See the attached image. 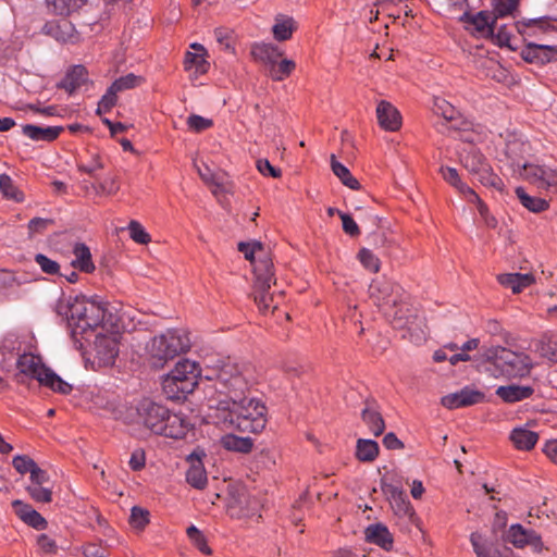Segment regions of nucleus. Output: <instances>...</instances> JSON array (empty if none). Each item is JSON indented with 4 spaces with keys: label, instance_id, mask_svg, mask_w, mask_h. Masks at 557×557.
Listing matches in <instances>:
<instances>
[{
    "label": "nucleus",
    "instance_id": "obj_41",
    "mask_svg": "<svg viewBox=\"0 0 557 557\" xmlns=\"http://www.w3.org/2000/svg\"><path fill=\"white\" fill-rule=\"evenodd\" d=\"M44 30L57 40L65 41L73 32V25L66 20L58 23L49 22L44 26Z\"/></svg>",
    "mask_w": 557,
    "mask_h": 557
},
{
    "label": "nucleus",
    "instance_id": "obj_11",
    "mask_svg": "<svg viewBox=\"0 0 557 557\" xmlns=\"http://www.w3.org/2000/svg\"><path fill=\"white\" fill-rule=\"evenodd\" d=\"M370 297L383 311L385 308L401 302V287L387 280H374L369 286Z\"/></svg>",
    "mask_w": 557,
    "mask_h": 557
},
{
    "label": "nucleus",
    "instance_id": "obj_43",
    "mask_svg": "<svg viewBox=\"0 0 557 557\" xmlns=\"http://www.w3.org/2000/svg\"><path fill=\"white\" fill-rule=\"evenodd\" d=\"M0 191L4 197L16 202H21L24 199L22 191L15 187L12 178L5 174H0Z\"/></svg>",
    "mask_w": 557,
    "mask_h": 557
},
{
    "label": "nucleus",
    "instance_id": "obj_38",
    "mask_svg": "<svg viewBox=\"0 0 557 557\" xmlns=\"http://www.w3.org/2000/svg\"><path fill=\"white\" fill-rule=\"evenodd\" d=\"M221 443L225 449L243 454L249 453L253 446L250 437H240L233 434L223 436Z\"/></svg>",
    "mask_w": 557,
    "mask_h": 557
},
{
    "label": "nucleus",
    "instance_id": "obj_49",
    "mask_svg": "<svg viewBox=\"0 0 557 557\" xmlns=\"http://www.w3.org/2000/svg\"><path fill=\"white\" fill-rule=\"evenodd\" d=\"M476 177L485 186L493 187L497 190H502L503 188V181L492 172L488 164L476 175Z\"/></svg>",
    "mask_w": 557,
    "mask_h": 557
},
{
    "label": "nucleus",
    "instance_id": "obj_9",
    "mask_svg": "<svg viewBox=\"0 0 557 557\" xmlns=\"http://www.w3.org/2000/svg\"><path fill=\"white\" fill-rule=\"evenodd\" d=\"M16 366L21 374L36 379L41 385L50 387L54 392L66 395L72 391V386L46 368L38 356L24 354L17 359Z\"/></svg>",
    "mask_w": 557,
    "mask_h": 557
},
{
    "label": "nucleus",
    "instance_id": "obj_50",
    "mask_svg": "<svg viewBox=\"0 0 557 557\" xmlns=\"http://www.w3.org/2000/svg\"><path fill=\"white\" fill-rule=\"evenodd\" d=\"M35 262L40 267L41 271L49 275L58 274L60 265L57 261L48 258L44 253H37L34 258Z\"/></svg>",
    "mask_w": 557,
    "mask_h": 557
},
{
    "label": "nucleus",
    "instance_id": "obj_14",
    "mask_svg": "<svg viewBox=\"0 0 557 557\" xmlns=\"http://www.w3.org/2000/svg\"><path fill=\"white\" fill-rule=\"evenodd\" d=\"M506 541L517 548L531 546L534 552H541L543 543L541 536L531 529H525L521 524H512L507 533Z\"/></svg>",
    "mask_w": 557,
    "mask_h": 557
},
{
    "label": "nucleus",
    "instance_id": "obj_53",
    "mask_svg": "<svg viewBox=\"0 0 557 557\" xmlns=\"http://www.w3.org/2000/svg\"><path fill=\"white\" fill-rule=\"evenodd\" d=\"M214 36L220 45V47L224 50L234 51V40H233V32L227 28H216L214 30Z\"/></svg>",
    "mask_w": 557,
    "mask_h": 557
},
{
    "label": "nucleus",
    "instance_id": "obj_48",
    "mask_svg": "<svg viewBox=\"0 0 557 557\" xmlns=\"http://www.w3.org/2000/svg\"><path fill=\"white\" fill-rule=\"evenodd\" d=\"M518 8L517 0H495L492 11L495 18L505 17L512 14Z\"/></svg>",
    "mask_w": 557,
    "mask_h": 557
},
{
    "label": "nucleus",
    "instance_id": "obj_51",
    "mask_svg": "<svg viewBox=\"0 0 557 557\" xmlns=\"http://www.w3.org/2000/svg\"><path fill=\"white\" fill-rule=\"evenodd\" d=\"M26 490L35 502L50 503L52 500L51 490L44 485H28Z\"/></svg>",
    "mask_w": 557,
    "mask_h": 557
},
{
    "label": "nucleus",
    "instance_id": "obj_7",
    "mask_svg": "<svg viewBox=\"0 0 557 557\" xmlns=\"http://www.w3.org/2000/svg\"><path fill=\"white\" fill-rule=\"evenodd\" d=\"M383 312L389 319L394 329L406 330L407 333L403 337H408L417 345L426 339L423 319L413 313L403 299L396 306L385 308Z\"/></svg>",
    "mask_w": 557,
    "mask_h": 557
},
{
    "label": "nucleus",
    "instance_id": "obj_28",
    "mask_svg": "<svg viewBox=\"0 0 557 557\" xmlns=\"http://www.w3.org/2000/svg\"><path fill=\"white\" fill-rule=\"evenodd\" d=\"M383 491L391 496L392 506L397 515L409 518L414 515L413 508L403 491L394 485H384Z\"/></svg>",
    "mask_w": 557,
    "mask_h": 557
},
{
    "label": "nucleus",
    "instance_id": "obj_58",
    "mask_svg": "<svg viewBox=\"0 0 557 557\" xmlns=\"http://www.w3.org/2000/svg\"><path fill=\"white\" fill-rule=\"evenodd\" d=\"M257 169L262 175L271 176L274 178H278L282 175L281 170L273 166L267 159L258 160Z\"/></svg>",
    "mask_w": 557,
    "mask_h": 557
},
{
    "label": "nucleus",
    "instance_id": "obj_64",
    "mask_svg": "<svg viewBox=\"0 0 557 557\" xmlns=\"http://www.w3.org/2000/svg\"><path fill=\"white\" fill-rule=\"evenodd\" d=\"M37 545L44 553H47V554L55 553V550H57V544H55L54 540H52L47 534L38 535Z\"/></svg>",
    "mask_w": 557,
    "mask_h": 557
},
{
    "label": "nucleus",
    "instance_id": "obj_34",
    "mask_svg": "<svg viewBox=\"0 0 557 557\" xmlns=\"http://www.w3.org/2000/svg\"><path fill=\"white\" fill-rule=\"evenodd\" d=\"M515 193L521 205L531 212L540 213L549 207L545 199L528 195L523 187H517Z\"/></svg>",
    "mask_w": 557,
    "mask_h": 557
},
{
    "label": "nucleus",
    "instance_id": "obj_47",
    "mask_svg": "<svg viewBox=\"0 0 557 557\" xmlns=\"http://www.w3.org/2000/svg\"><path fill=\"white\" fill-rule=\"evenodd\" d=\"M360 263L370 272L376 273L380 270L379 258L368 248H361L358 252Z\"/></svg>",
    "mask_w": 557,
    "mask_h": 557
},
{
    "label": "nucleus",
    "instance_id": "obj_44",
    "mask_svg": "<svg viewBox=\"0 0 557 557\" xmlns=\"http://www.w3.org/2000/svg\"><path fill=\"white\" fill-rule=\"evenodd\" d=\"M537 350L542 357L557 362V335L543 338L537 346Z\"/></svg>",
    "mask_w": 557,
    "mask_h": 557
},
{
    "label": "nucleus",
    "instance_id": "obj_24",
    "mask_svg": "<svg viewBox=\"0 0 557 557\" xmlns=\"http://www.w3.org/2000/svg\"><path fill=\"white\" fill-rule=\"evenodd\" d=\"M367 542L375 544L385 550H391L393 547V535L387 527L382 523L370 524L364 531Z\"/></svg>",
    "mask_w": 557,
    "mask_h": 557
},
{
    "label": "nucleus",
    "instance_id": "obj_3",
    "mask_svg": "<svg viewBox=\"0 0 557 557\" xmlns=\"http://www.w3.org/2000/svg\"><path fill=\"white\" fill-rule=\"evenodd\" d=\"M212 369V374H207L208 380H216V388L226 394L227 399L233 401L246 396L255 382L253 369L247 363H237L232 360H219L216 363H207Z\"/></svg>",
    "mask_w": 557,
    "mask_h": 557
},
{
    "label": "nucleus",
    "instance_id": "obj_29",
    "mask_svg": "<svg viewBox=\"0 0 557 557\" xmlns=\"http://www.w3.org/2000/svg\"><path fill=\"white\" fill-rule=\"evenodd\" d=\"M190 467L186 472V481L195 488L202 490L208 483V478L200 458L196 454L189 456Z\"/></svg>",
    "mask_w": 557,
    "mask_h": 557
},
{
    "label": "nucleus",
    "instance_id": "obj_5",
    "mask_svg": "<svg viewBox=\"0 0 557 557\" xmlns=\"http://www.w3.org/2000/svg\"><path fill=\"white\" fill-rule=\"evenodd\" d=\"M190 347L188 334L183 330L169 329L154 335L146 345L147 354L156 366L187 351Z\"/></svg>",
    "mask_w": 557,
    "mask_h": 557
},
{
    "label": "nucleus",
    "instance_id": "obj_36",
    "mask_svg": "<svg viewBox=\"0 0 557 557\" xmlns=\"http://www.w3.org/2000/svg\"><path fill=\"white\" fill-rule=\"evenodd\" d=\"M331 169L345 186L352 190L360 189L358 180L351 175L347 166L336 160L334 154L331 156Z\"/></svg>",
    "mask_w": 557,
    "mask_h": 557
},
{
    "label": "nucleus",
    "instance_id": "obj_16",
    "mask_svg": "<svg viewBox=\"0 0 557 557\" xmlns=\"http://www.w3.org/2000/svg\"><path fill=\"white\" fill-rule=\"evenodd\" d=\"M521 55L529 63L546 64L557 61V47L529 42Z\"/></svg>",
    "mask_w": 557,
    "mask_h": 557
},
{
    "label": "nucleus",
    "instance_id": "obj_56",
    "mask_svg": "<svg viewBox=\"0 0 557 557\" xmlns=\"http://www.w3.org/2000/svg\"><path fill=\"white\" fill-rule=\"evenodd\" d=\"M149 512L140 507H133L129 522L134 528L143 529L148 522Z\"/></svg>",
    "mask_w": 557,
    "mask_h": 557
},
{
    "label": "nucleus",
    "instance_id": "obj_6",
    "mask_svg": "<svg viewBox=\"0 0 557 557\" xmlns=\"http://www.w3.org/2000/svg\"><path fill=\"white\" fill-rule=\"evenodd\" d=\"M69 325L74 335L85 336L98 327L104 318V308L101 304L86 298L75 297L67 306Z\"/></svg>",
    "mask_w": 557,
    "mask_h": 557
},
{
    "label": "nucleus",
    "instance_id": "obj_8",
    "mask_svg": "<svg viewBox=\"0 0 557 557\" xmlns=\"http://www.w3.org/2000/svg\"><path fill=\"white\" fill-rule=\"evenodd\" d=\"M200 376L199 364L189 359L178 361L164 381V389L172 398L185 397L194 392Z\"/></svg>",
    "mask_w": 557,
    "mask_h": 557
},
{
    "label": "nucleus",
    "instance_id": "obj_15",
    "mask_svg": "<svg viewBox=\"0 0 557 557\" xmlns=\"http://www.w3.org/2000/svg\"><path fill=\"white\" fill-rule=\"evenodd\" d=\"M484 394L478 389L469 386L462 389L448 394L442 398V405L448 409L472 406L483 401Z\"/></svg>",
    "mask_w": 557,
    "mask_h": 557
},
{
    "label": "nucleus",
    "instance_id": "obj_30",
    "mask_svg": "<svg viewBox=\"0 0 557 557\" xmlns=\"http://www.w3.org/2000/svg\"><path fill=\"white\" fill-rule=\"evenodd\" d=\"M462 165L473 175H478L487 165L483 154L473 146H469L460 154Z\"/></svg>",
    "mask_w": 557,
    "mask_h": 557
},
{
    "label": "nucleus",
    "instance_id": "obj_25",
    "mask_svg": "<svg viewBox=\"0 0 557 557\" xmlns=\"http://www.w3.org/2000/svg\"><path fill=\"white\" fill-rule=\"evenodd\" d=\"M250 53L255 61L261 62L268 66L277 63V60L282 57V51L272 44L255 42L251 45Z\"/></svg>",
    "mask_w": 557,
    "mask_h": 557
},
{
    "label": "nucleus",
    "instance_id": "obj_23",
    "mask_svg": "<svg viewBox=\"0 0 557 557\" xmlns=\"http://www.w3.org/2000/svg\"><path fill=\"white\" fill-rule=\"evenodd\" d=\"M361 419L374 436L381 435L385 430V422L374 401H367L361 411Z\"/></svg>",
    "mask_w": 557,
    "mask_h": 557
},
{
    "label": "nucleus",
    "instance_id": "obj_19",
    "mask_svg": "<svg viewBox=\"0 0 557 557\" xmlns=\"http://www.w3.org/2000/svg\"><path fill=\"white\" fill-rule=\"evenodd\" d=\"M376 117L382 128L395 132L400 125V114L397 109L389 102L382 100L376 107Z\"/></svg>",
    "mask_w": 557,
    "mask_h": 557
},
{
    "label": "nucleus",
    "instance_id": "obj_31",
    "mask_svg": "<svg viewBox=\"0 0 557 557\" xmlns=\"http://www.w3.org/2000/svg\"><path fill=\"white\" fill-rule=\"evenodd\" d=\"M87 81V71L83 65L72 67L60 83V87L73 94Z\"/></svg>",
    "mask_w": 557,
    "mask_h": 557
},
{
    "label": "nucleus",
    "instance_id": "obj_12",
    "mask_svg": "<svg viewBox=\"0 0 557 557\" xmlns=\"http://www.w3.org/2000/svg\"><path fill=\"white\" fill-rule=\"evenodd\" d=\"M519 175L539 189L557 190V170L546 165L524 163Z\"/></svg>",
    "mask_w": 557,
    "mask_h": 557
},
{
    "label": "nucleus",
    "instance_id": "obj_32",
    "mask_svg": "<svg viewBox=\"0 0 557 557\" xmlns=\"http://www.w3.org/2000/svg\"><path fill=\"white\" fill-rule=\"evenodd\" d=\"M73 255L74 259L72 260V265L74 268H77L85 273H91L95 270L90 250L85 244H76L73 249Z\"/></svg>",
    "mask_w": 557,
    "mask_h": 557
},
{
    "label": "nucleus",
    "instance_id": "obj_37",
    "mask_svg": "<svg viewBox=\"0 0 557 557\" xmlns=\"http://www.w3.org/2000/svg\"><path fill=\"white\" fill-rule=\"evenodd\" d=\"M296 29V22L292 17L278 16L272 27L273 36L278 41L287 40Z\"/></svg>",
    "mask_w": 557,
    "mask_h": 557
},
{
    "label": "nucleus",
    "instance_id": "obj_39",
    "mask_svg": "<svg viewBox=\"0 0 557 557\" xmlns=\"http://www.w3.org/2000/svg\"><path fill=\"white\" fill-rule=\"evenodd\" d=\"M379 455V445L375 441L359 438L356 446V457L363 462L373 461Z\"/></svg>",
    "mask_w": 557,
    "mask_h": 557
},
{
    "label": "nucleus",
    "instance_id": "obj_55",
    "mask_svg": "<svg viewBox=\"0 0 557 557\" xmlns=\"http://www.w3.org/2000/svg\"><path fill=\"white\" fill-rule=\"evenodd\" d=\"M131 238L138 244H147L150 242L149 234L137 221H132L128 226Z\"/></svg>",
    "mask_w": 557,
    "mask_h": 557
},
{
    "label": "nucleus",
    "instance_id": "obj_60",
    "mask_svg": "<svg viewBox=\"0 0 557 557\" xmlns=\"http://www.w3.org/2000/svg\"><path fill=\"white\" fill-rule=\"evenodd\" d=\"M18 284H21V282L13 271L4 269L0 270V289L9 288Z\"/></svg>",
    "mask_w": 557,
    "mask_h": 557
},
{
    "label": "nucleus",
    "instance_id": "obj_4",
    "mask_svg": "<svg viewBox=\"0 0 557 557\" xmlns=\"http://www.w3.org/2000/svg\"><path fill=\"white\" fill-rule=\"evenodd\" d=\"M482 358L488 364L487 370L492 371L494 376L502 375L507 379H523L534 368V363L529 355L513 351L503 346L483 347Z\"/></svg>",
    "mask_w": 557,
    "mask_h": 557
},
{
    "label": "nucleus",
    "instance_id": "obj_1",
    "mask_svg": "<svg viewBox=\"0 0 557 557\" xmlns=\"http://www.w3.org/2000/svg\"><path fill=\"white\" fill-rule=\"evenodd\" d=\"M216 410L226 426L239 432L259 433L267 425V407L255 397L219 401Z\"/></svg>",
    "mask_w": 557,
    "mask_h": 557
},
{
    "label": "nucleus",
    "instance_id": "obj_57",
    "mask_svg": "<svg viewBox=\"0 0 557 557\" xmlns=\"http://www.w3.org/2000/svg\"><path fill=\"white\" fill-rule=\"evenodd\" d=\"M337 215L341 218L343 223V230L346 234L356 237L360 235V230L355 220L347 213L337 211Z\"/></svg>",
    "mask_w": 557,
    "mask_h": 557
},
{
    "label": "nucleus",
    "instance_id": "obj_26",
    "mask_svg": "<svg viewBox=\"0 0 557 557\" xmlns=\"http://www.w3.org/2000/svg\"><path fill=\"white\" fill-rule=\"evenodd\" d=\"M497 280L499 284L510 288L513 294L522 292L535 281L531 273H506L498 275Z\"/></svg>",
    "mask_w": 557,
    "mask_h": 557
},
{
    "label": "nucleus",
    "instance_id": "obj_2",
    "mask_svg": "<svg viewBox=\"0 0 557 557\" xmlns=\"http://www.w3.org/2000/svg\"><path fill=\"white\" fill-rule=\"evenodd\" d=\"M135 423L151 433L171 438H183L190 430L189 421L181 413L171 412L166 407L148 398L138 403Z\"/></svg>",
    "mask_w": 557,
    "mask_h": 557
},
{
    "label": "nucleus",
    "instance_id": "obj_22",
    "mask_svg": "<svg viewBox=\"0 0 557 557\" xmlns=\"http://www.w3.org/2000/svg\"><path fill=\"white\" fill-rule=\"evenodd\" d=\"M14 512L18 518L29 527L36 530H44L47 527L46 519L36 511L30 505L23 503L22 500H14L12 503Z\"/></svg>",
    "mask_w": 557,
    "mask_h": 557
},
{
    "label": "nucleus",
    "instance_id": "obj_18",
    "mask_svg": "<svg viewBox=\"0 0 557 557\" xmlns=\"http://www.w3.org/2000/svg\"><path fill=\"white\" fill-rule=\"evenodd\" d=\"M467 28L481 36H490L494 32L496 18L490 11H480L474 15L466 14Z\"/></svg>",
    "mask_w": 557,
    "mask_h": 557
},
{
    "label": "nucleus",
    "instance_id": "obj_40",
    "mask_svg": "<svg viewBox=\"0 0 557 557\" xmlns=\"http://www.w3.org/2000/svg\"><path fill=\"white\" fill-rule=\"evenodd\" d=\"M296 67V63L293 60L283 59L277 60V63H273L269 69V75L273 81L281 82L287 78Z\"/></svg>",
    "mask_w": 557,
    "mask_h": 557
},
{
    "label": "nucleus",
    "instance_id": "obj_13",
    "mask_svg": "<svg viewBox=\"0 0 557 557\" xmlns=\"http://www.w3.org/2000/svg\"><path fill=\"white\" fill-rule=\"evenodd\" d=\"M441 173L443 178L453 187H455L461 195H463V197L469 202L476 205L478 210L482 216L487 213V207L483 203L476 193L460 180V176L455 168L442 166Z\"/></svg>",
    "mask_w": 557,
    "mask_h": 557
},
{
    "label": "nucleus",
    "instance_id": "obj_20",
    "mask_svg": "<svg viewBox=\"0 0 557 557\" xmlns=\"http://www.w3.org/2000/svg\"><path fill=\"white\" fill-rule=\"evenodd\" d=\"M434 111L436 114L442 115L444 120L449 124V128L458 131L466 129L468 123L465 122L460 113L454 106L447 102L445 99L436 98L434 101Z\"/></svg>",
    "mask_w": 557,
    "mask_h": 557
},
{
    "label": "nucleus",
    "instance_id": "obj_17",
    "mask_svg": "<svg viewBox=\"0 0 557 557\" xmlns=\"http://www.w3.org/2000/svg\"><path fill=\"white\" fill-rule=\"evenodd\" d=\"M95 350L98 359L103 364H112L119 355L116 336L98 334L95 339Z\"/></svg>",
    "mask_w": 557,
    "mask_h": 557
},
{
    "label": "nucleus",
    "instance_id": "obj_46",
    "mask_svg": "<svg viewBox=\"0 0 557 557\" xmlns=\"http://www.w3.org/2000/svg\"><path fill=\"white\" fill-rule=\"evenodd\" d=\"M187 536L190 542L205 555H210L211 549L207 543V540L202 532L197 529L195 525H190L187 528Z\"/></svg>",
    "mask_w": 557,
    "mask_h": 557
},
{
    "label": "nucleus",
    "instance_id": "obj_27",
    "mask_svg": "<svg viewBox=\"0 0 557 557\" xmlns=\"http://www.w3.org/2000/svg\"><path fill=\"white\" fill-rule=\"evenodd\" d=\"M63 131L61 126H38L26 124L22 127V132L28 138L35 141H52L58 138Z\"/></svg>",
    "mask_w": 557,
    "mask_h": 557
},
{
    "label": "nucleus",
    "instance_id": "obj_10",
    "mask_svg": "<svg viewBox=\"0 0 557 557\" xmlns=\"http://www.w3.org/2000/svg\"><path fill=\"white\" fill-rule=\"evenodd\" d=\"M272 269L271 260H260L255 265V301L263 312L277 307V304H274V296L269 294L272 283H275Z\"/></svg>",
    "mask_w": 557,
    "mask_h": 557
},
{
    "label": "nucleus",
    "instance_id": "obj_63",
    "mask_svg": "<svg viewBox=\"0 0 557 557\" xmlns=\"http://www.w3.org/2000/svg\"><path fill=\"white\" fill-rule=\"evenodd\" d=\"M117 101V92L110 86L107 92L100 99V107L104 108V112H109Z\"/></svg>",
    "mask_w": 557,
    "mask_h": 557
},
{
    "label": "nucleus",
    "instance_id": "obj_21",
    "mask_svg": "<svg viewBox=\"0 0 557 557\" xmlns=\"http://www.w3.org/2000/svg\"><path fill=\"white\" fill-rule=\"evenodd\" d=\"M495 394L507 404H515L525 400L534 394V388L530 385L508 384L498 386Z\"/></svg>",
    "mask_w": 557,
    "mask_h": 557
},
{
    "label": "nucleus",
    "instance_id": "obj_54",
    "mask_svg": "<svg viewBox=\"0 0 557 557\" xmlns=\"http://www.w3.org/2000/svg\"><path fill=\"white\" fill-rule=\"evenodd\" d=\"M12 465L20 474H30L36 462L26 455H17L13 458Z\"/></svg>",
    "mask_w": 557,
    "mask_h": 557
},
{
    "label": "nucleus",
    "instance_id": "obj_35",
    "mask_svg": "<svg viewBox=\"0 0 557 557\" xmlns=\"http://www.w3.org/2000/svg\"><path fill=\"white\" fill-rule=\"evenodd\" d=\"M238 250L244 253L245 258L249 260L255 267L260 260H271L261 243H239Z\"/></svg>",
    "mask_w": 557,
    "mask_h": 557
},
{
    "label": "nucleus",
    "instance_id": "obj_61",
    "mask_svg": "<svg viewBox=\"0 0 557 557\" xmlns=\"http://www.w3.org/2000/svg\"><path fill=\"white\" fill-rule=\"evenodd\" d=\"M83 553L86 557H107L108 550L106 547L97 543H88L84 546Z\"/></svg>",
    "mask_w": 557,
    "mask_h": 557
},
{
    "label": "nucleus",
    "instance_id": "obj_33",
    "mask_svg": "<svg viewBox=\"0 0 557 557\" xmlns=\"http://www.w3.org/2000/svg\"><path fill=\"white\" fill-rule=\"evenodd\" d=\"M510 440L516 448L521 450L532 449L539 441V434L534 431H530L522 428L512 430Z\"/></svg>",
    "mask_w": 557,
    "mask_h": 557
},
{
    "label": "nucleus",
    "instance_id": "obj_52",
    "mask_svg": "<svg viewBox=\"0 0 557 557\" xmlns=\"http://www.w3.org/2000/svg\"><path fill=\"white\" fill-rule=\"evenodd\" d=\"M187 125L193 132L200 133L210 128L213 125V122L212 120L206 119L201 115L191 114L187 117Z\"/></svg>",
    "mask_w": 557,
    "mask_h": 557
},
{
    "label": "nucleus",
    "instance_id": "obj_59",
    "mask_svg": "<svg viewBox=\"0 0 557 557\" xmlns=\"http://www.w3.org/2000/svg\"><path fill=\"white\" fill-rule=\"evenodd\" d=\"M52 224V220L42 219V218H34L28 222V232L30 236L35 234H40L47 230L49 225Z\"/></svg>",
    "mask_w": 557,
    "mask_h": 557
},
{
    "label": "nucleus",
    "instance_id": "obj_45",
    "mask_svg": "<svg viewBox=\"0 0 557 557\" xmlns=\"http://www.w3.org/2000/svg\"><path fill=\"white\" fill-rule=\"evenodd\" d=\"M143 82L141 76H137L135 74H127L125 76H122L117 79H115L111 87L113 90H115L117 94L127 89L135 88L139 86Z\"/></svg>",
    "mask_w": 557,
    "mask_h": 557
},
{
    "label": "nucleus",
    "instance_id": "obj_62",
    "mask_svg": "<svg viewBox=\"0 0 557 557\" xmlns=\"http://www.w3.org/2000/svg\"><path fill=\"white\" fill-rule=\"evenodd\" d=\"M128 465L133 471L141 470L146 465V456L144 450L136 449L132 453Z\"/></svg>",
    "mask_w": 557,
    "mask_h": 557
},
{
    "label": "nucleus",
    "instance_id": "obj_42",
    "mask_svg": "<svg viewBox=\"0 0 557 557\" xmlns=\"http://www.w3.org/2000/svg\"><path fill=\"white\" fill-rule=\"evenodd\" d=\"M528 150V145L521 140L513 139L507 143L505 148L506 156L511 160L512 165L518 168V171L523 164L520 163V158Z\"/></svg>",
    "mask_w": 557,
    "mask_h": 557
}]
</instances>
